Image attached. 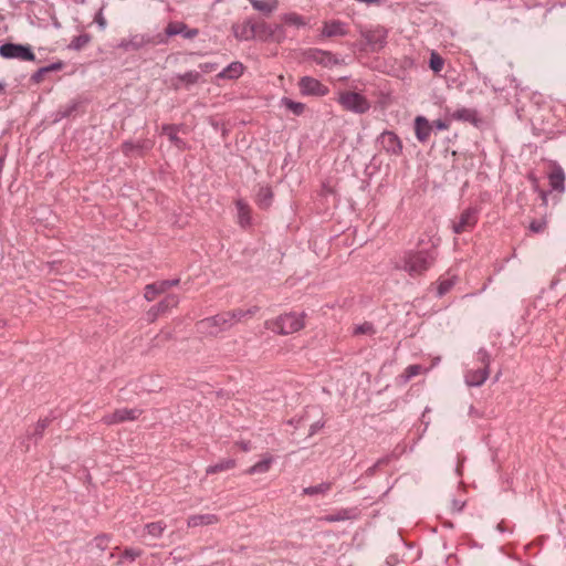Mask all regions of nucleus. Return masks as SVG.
<instances>
[{
	"label": "nucleus",
	"mask_w": 566,
	"mask_h": 566,
	"mask_svg": "<svg viewBox=\"0 0 566 566\" xmlns=\"http://www.w3.org/2000/svg\"><path fill=\"white\" fill-rule=\"evenodd\" d=\"M437 251L432 245L430 249L419 251H407L402 256L401 269L410 276L422 275L434 263Z\"/></svg>",
	"instance_id": "obj_1"
},
{
	"label": "nucleus",
	"mask_w": 566,
	"mask_h": 566,
	"mask_svg": "<svg viewBox=\"0 0 566 566\" xmlns=\"http://www.w3.org/2000/svg\"><path fill=\"white\" fill-rule=\"evenodd\" d=\"M166 44V36L161 33L134 34L129 39H122L117 48L125 52L138 51L149 45Z\"/></svg>",
	"instance_id": "obj_2"
},
{
	"label": "nucleus",
	"mask_w": 566,
	"mask_h": 566,
	"mask_svg": "<svg viewBox=\"0 0 566 566\" xmlns=\"http://www.w3.org/2000/svg\"><path fill=\"white\" fill-rule=\"evenodd\" d=\"M305 314L286 313L279 316L269 324V327L281 335H289L298 332L304 327Z\"/></svg>",
	"instance_id": "obj_3"
},
{
	"label": "nucleus",
	"mask_w": 566,
	"mask_h": 566,
	"mask_svg": "<svg viewBox=\"0 0 566 566\" xmlns=\"http://www.w3.org/2000/svg\"><path fill=\"white\" fill-rule=\"evenodd\" d=\"M337 102L342 105L345 111L364 114L369 111L370 103L368 99L357 92L343 91L339 92Z\"/></svg>",
	"instance_id": "obj_4"
},
{
	"label": "nucleus",
	"mask_w": 566,
	"mask_h": 566,
	"mask_svg": "<svg viewBox=\"0 0 566 566\" xmlns=\"http://www.w3.org/2000/svg\"><path fill=\"white\" fill-rule=\"evenodd\" d=\"M0 56L7 60L34 61L35 55L29 44L3 43L0 45Z\"/></svg>",
	"instance_id": "obj_5"
},
{
	"label": "nucleus",
	"mask_w": 566,
	"mask_h": 566,
	"mask_svg": "<svg viewBox=\"0 0 566 566\" xmlns=\"http://www.w3.org/2000/svg\"><path fill=\"white\" fill-rule=\"evenodd\" d=\"M197 326L201 333H207L209 335H217L220 332H224L231 328L230 323L226 318V313L203 318L198 322Z\"/></svg>",
	"instance_id": "obj_6"
},
{
	"label": "nucleus",
	"mask_w": 566,
	"mask_h": 566,
	"mask_svg": "<svg viewBox=\"0 0 566 566\" xmlns=\"http://www.w3.org/2000/svg\"><path fill=\"white\" fill-rule=\"evenodd\" d=\"M298 90L303 96L323 97L329 93V88L321 81L312 76H303L298 81Z\"/></svg>",
	"instance_id": "obj_7"
},
{
	"label": "nucleus",
	"mask_w": 566,
	"mask_h": 566,
	"mask_svg": "<svg viewBox=\"0 0 566 566\" xmlns=\"http://www.w3.org/2000/svg\"><path fill=\"white\" fill-rule=\"evenodd\" d=\"M478 219L479 209L476 207H469L461 212L459 220L453 222L452 230L454 233L470 231L475 227Z\"/></svg>",
	"instance_id": "obj_8"
},
{
	"label": "nucleus",
	"mask_w": 566,
	"mask_h": 566,
	"mask_svg": "<svg viewBox=\"0 0 566 566\" xmlns=\"http://www.w3.org/2000/svg\"><path fill=\"white\" fill-rule=\"evenodd\" d=\"M377 143L388 154L400 155L402 153V143L394 132H382L377 138Z\"/></svg>",
	"instance_id": "obj_9"
},
{
	"label": "nucleus",
	"mask_w": 566,
	"mask_h": 566,
	"mask_svg": "<svg viewBox=\"0 0 566 566\" xmlns=\"http://www.w3.org/2000/svg\"><path fill=\"white\" fill-rule=\"evenodd\" d=\"M198 29H190L184 22H169L165 29V33H161L166 36V43L168 42V38L175 35H182L185 39H193L198 35Z\"/></svg>",
	"instance_id": "obj_10"
},
{
	"label": "nucleus",
	"mask_w": 566,
	"mask_h": 566,
	"mask_svg": "<svg viewBox=\"0 0 566 566\" xmlns=\"http://www.w3.org/2000/svg\"><path fill=\"white\" fill-rule=\"evenodd\" d=\"M179 297L176 294L167 295L161 302L154 305L147 312V318L149 322H154L160 314L167 312L169 308L177 306Z\"/></svg>",
	"instance_id": "obj_11"
},
{
	"label": "nucleus",
	"mask_w": 566,
	"mask_h": 566,
	"mask_svg": "<svg viewBox=\"0 0 566 566\" xmlns=\"http://www.w3.org/2000/svg\"><path fill=\"white\" fill-rule=\"evenodd\" d=\"M179 284V279L174 280H164L159 282H155L146 285L145 287V298L147 301H153L158 294L165 293L168 289L176 286Z\"/></svg>",
	"instance_id": "obj_12"
},
{
	"label": "nucleus",
	"mask_w": 566,
	"mask_h": 566,
	"mask_svg": "<svg viewBox=\"0 0 566 566\" xmlns=\"http://www.w3.org/2000/svg\"><path fill=\"white\" fill-rule=\"evenodd\" d=\"M140 415L138 409L122 408L115 410L113 413L107 415L103 418L106 424H115L126 420H135Z\"/></svg>",
	"instance_id": "obj_13"
},
{
	"label": "nucleus",
	"mask_w": 566,
	"mask_h": 566,
	"mask_svg": "<svg viewBox=\"0 0 566 566\" xmlns=\"http://www.w3.org/2000/svg\"><path fill=\"white\" fill-rule=\"evenodd\" d=\"M232 31L235 39L239 41L255 39L254 21L252 19L245 20L242 24H234Z\"/></svg>",
	"instance_id": "obj_14"
},
{
	"label": "nucleus",
	"mask_w": 566,
	"mask_h": 566,
	"mask_svg": "<svg viewBox=\"0 0 566 566\" xmlns=\"http://www.w3.org/2000/svg\"><path fill=\"white\" fill-rule=\"evenodd\" d=\"M308 57L316 64L325 67H332L339 63V60L337 59L336 55L328 51H323L318 49L312 50L310 52Z\"/></svg>",
	"instance_id": "obj_15"
},
{
	"label": "nucleus",
	"mask_w": 566,
	"mask_h": 566,
	"mask_svg": "<svg viewBox=\"0 0 566 566\" xmlns=\"http://www.w3.org/2000/svg\"><path fill=\"white\" fill-rule=\"evenodd\" d=\"M565 171L559 165H554L548 174L549 186L557 192L565 191Z\"/></svg>",
	"instance_id": "obj_16"
},
{
	"label": "nucleus",
	"mask_w": 566,
	"mask_h": 566,
	"mask_svg": "<svg viewBox=\"0 0 566 566\" xmlns=\"http://www.w3.org/2000/svg\"><path fill=\"white\" fill-rule=\"evenodd\" d=\"M433 129V125L424 117L417 116L415 119V134L420 143H426Z\"/></svg>",
	"instance_id": "obj_17"
},
{
	"label": "nucleus",
	"mask_w": 566,
	"mask_h": 566,
	"mask_svg": "<svg viewBox=\"0 0 566 566\" xmlns=\"http://www.w3.org/2000/svg\"><path fill=\"white\" fill-rule=\"evenodd\" d=\"M489 377L486 368L470 369L465 373V384L470 387H479L484 384Z\"/></svg>",
	"instance_id": "obj_18"
},
{
	"label": "nucleus",
	"mask_w": 566,
	"mask_h": 566,
	"mask_svg": "<svg viewBox=\"0 0 566 566\" xmlns=\"http://www.w3.org/2000/svg\"><path fill=\"white\" fill-rule=\"evenodd\" d=\"M450 117L454 120L467 122L473 125H478L480 122L478 112L474 108L460 107L450 114Z\"/></svg>",
	"instance_id": "obj_19"
},
{
	"label": "nucleus",
	"mask_w": 566,
	"mask_h": 566,
	"mask_svg": "<svg viewBox=\"0 0 566 566\" xmlns=\"http://www.w3.org/2000/svg\"><path fill=\"white\" fill-rule=\"evenodd\" d=\"M363 35L373 50H379L386 43V31L382 29L367 31Z\"/></svg>",
	"instance_id": "obj_20"
},
{
	"label": "nucleus",
	"mask_w": 566,
	"mask_h": 566,
	"mask_svg": "<svg viewBox=\"0 0 566 566\" xmlns=\"http://www.w3.org/2000/svg\"><path fill=\"white\" fill-rule=\"evenodd\" d=\"M322 34L327 38L344 36L347 34L346 25L338 20L326 22L323 27Z\"/></svg>",
	"instance_id": "obj_21"
},
{
	"label": "nucleus",
	"mask_w": 566,
	"mask_h": 566,
	"mask_svg": "<svg viewBox=\"0 0 566 566\" xmlns=\"http://www.w3.org/2000/svg\"><path fill=\"white\" fill-rule=\"evenodd\" d=\"M244 71V66L241 62H231L227 67H224L218 75V78L221 80H237L239 78Z\"/></svg>",
	"instance_id": "obj_22"
},
{
	"label": "nucleus",
	"mask_w": 566,
	"mask_h": 566,
	"mask_svg": "<svg viewBox=\"0 0 566 566\" xmlns=\"http://www.w3.org/2000/svg\"><path fill=\"white\" fill-rule=\"evenodd\" d=\"M219 521L218 516L214 514H196L189 516L187 521V525L189 527H198L203 525H211Z\"/></svg>",
	"instance_id": "obj_23"
},
{
	"label": "nucleus",
	"mask_w": 566,
	"mask_h": 566,
	"mask_svg": "<svg viewBox=\"0 0 566 566\" xmlns=\"http://www.w3.org/2000/svg\"><path fill=\"white\" fill-rule=\"evenodd\" d=\"M254 10L263 14H271L279 7V0H248Z\"/></svg>",
	"instance_id": "obj_24"
},
{
	"label": "nucleus",
	"mask_w": 566,
	"mask_h": 566,
	"mask_svg": "<svg viewBox=\"0 0 566 566\" xmlns=\"http://www.w3.org/2000/svg\"><path fill=\"white\" fill-rule=\"evenodd\" d=\"M80 106H81V102L78 99H73L70 103H67L66 105L61 106L55 114L54 120L57 122V120H61L62 118L76 115L80 109Z\"/></svg>",
	"instance_id": "obj_25"
},
{
	"label": "nucleus",
	"mask_w": 566,
	"mask_h": 566,
	"mask_svg": "<svg viewBox=\"0 0 566 566\" xmlns=\"http://www.w3.org/2000/svg\"><path fill=\"white\" fill-rule=\"evenodd\" d=\"M258 310L259 308L256 306H253L249 310H234V311L224 312V313H226V318L230 323V327H232L234 324L240 322L242 318L254 315Z\"/></svg>",
	"instance_id": "obj_26"
},
{
	"label": "nucleus",
	"mask_w": 566,
	"mask_h": 566,
	"mask_svg": "<svg viewBox=\"0 0 566 566\" xmlns=\"http://www.w3.org/2000/svg\"><path fill=\"white\" fill-rule=\"evenodd\" d=\"M273 199V192L270 187H260L256 192V203L260 208L266 209L271 206Z\"/></svg>",
	"instance_id": "obj_27"
},
{
	"label": "nucleus",
	"mask_w": 566,
	"mask_h": 566,
	"mask_svg": "<svg viewBox=\"0 0 566 566\" xmlns=\"http://www.w3.org/2000/svg\"><path fill=\"white\" fill-rule=\"evenodd\" d=\"M123 153L126 156L130 155H142L145 149H149L150 145L147 142L144 143H133V142H125L122 146Z\"/></svg>",
	"instance_id": "obj_28"
},
{
	"label": "nucleus",
	"mask_w": 566,
	"mask_h": 566,
	"mask_svg": "<svg viewBox=\"0 0 566 566\" xmlns=\"http://www.w3.org/2000/svg\"><path fill=\"white\" fill-rule=\"evenodd\" d=\"M254 29H255V39H259L260 41H271L272 24H269L266 22H255L254 21Z\"/></svg>",
	"instance_id": "obj_29"
},
{
	"label": "nucleus",
	"mask_w": 566,
	"mask_h": 566,
	"mask_svg": "<svg viewBox=\"0 0 566 566\" xmlns=\"http://www.w3.org/2000/svg\"><path fill=\"white\" fill-rule=\"evenodd\" d=\"M332 489L331 482H323L317 485L307 486L303 489V494L308 496L325 495Z\"/></svg>",
	"instance_id": "obj_30"
},
{
	"label": "nucleus",
	"mask_w": 566,
	"mask_h": 566,
	"mask_svg": "<svg viewBox=\"0 0 566 566\" xmlns=\"http://www.w3.org/2000/svg\"><path fill=\"white\" fill-rule=\"evenodd\" d=\"M354 516V510L350 509H343L336 513L325 515L322 517L323 521L327 523H334V522H340L349 520Z\"/></svg>",
	"instance_id": "obj_31"
},
{
	"label": "nucleus",
	"mask_w": 566,
	"mask_h": 566,
	"mask_svg": "<svg viewBox=\"0 0 566 566\" xmlns=\"http://www.w3.org/2000/svg\"><path fill=\"white\" fill-rule=\"evenodd\" d=\"M235 465V461L232 460V459H226V460H222L213 465H209L207 469H206V473L207 474H214V473H219V472H223V471H228L232 468H234Z\"/></svg>",
	"instance_id": "obj_32"
},
{
	"label": "nucleus",
	"mask_w": 566,
	"mask_h": 566,
	"mask_svg": "<svg viewBox=\"0 0 566 566\" xmlns=\"http://www.w3.org/2000/svg\"><path fill=\"white\" fill-rule=\"evenodd\" d=\"M281 104L286 107V109H289L291 113H293L294 115H302L305 111V104L301 103V102H295L293 99H290L287 97H283L281 99Z\"/></svg>",
	"instance_id": "obj_33"
},
{
	"label": "nucleus",
	"mask_w": 566,
	"mask_h": 566,
	"mask_svg": "<svg viewBox=\"0 0 566 566\" xmlns=\"http://www.w3.org/2000/svg\"><path fill=\"white\" fill-rule=\"evenodd\" d=\"M167 525L163 521L151 522L145 525V531L154 538H159Z\"/></svg>",
	"instance_id": "obj_34"
},
{
	"label": "nucleus",
	"mask_w": 566,
	"mask_h": 566,
	"mask_svg": "<svg viewBox=\"0 0 566 566\" xmlns=\"http://www.w3.org/2000/svg\"><path fill=\"white\" fill-rule=\"evenodd\" d=\"M201 77L200 72L189 71L184 74H178L176 76L177 80L185 83V86L189 88L191 85L196 84Z\"/></svg>",
	"instance_id": "obj_35"
},
{
	"label": "nucleus",
	"mask_w": 566,
	"mask_h": 566,
	"mask_svg": "<svg viewBox=\"0 0 566 566\" xmlns=\"http://www.w3.org/2000/svg\"><path fill=\"white\" fill-rule=\"evenodd\" d=\"M271 463H272L271 457L263 459V460L256 462L255 464H253L252 467H250L247 470V473L248 474L265 473L269 471Z\"/></svg>",
	"instance_id": "obj_36"
},
{
	"label": "nucleus",
	"mask_w": 566,
	"mask_h": 566,
	"mask_svg": "<svg viewBox=\"0 0 566 566\" xmlns=\"http://www.w3.org/2000/svg\"><path fill=\"white\" fill-rule=\"evenodd\" d=\"M90 42L91 35L87 33H83L73 38V40L69 44V49L80 51L83 48H85Z\"/></svg>",
	"instance_id": "obj_37"
},
{
	"label": "nucleus",
	"mask_w": 566,
	"mask_h": 566,
	"mask_svg": "<svg viewBox=\"0 0 566 566\" xmlns=\"http://www.w3.org/2000/svg\"><path fill=\"white\" fill-rule=\"evenodd\" d=\"M50 422H51V419H49V418L40 419L38 421L36 426L34 427L33 432L30 434V438L33 439L34 441H38L39 439H41L44 430L46 429V427L49 426Z\"/></svg>",
	"instance_id": "obj_38"
},
{
	"label": "nucleus",
	"mask_w": 566,
	"mask_h": 566,
	"mask_svg": "<svg viewBox=\"0 0 566 566\" xmlns=\"http://www.w3.org/2000/svg\"><path fill=\"white\" fill-rule=\"evenodd\" d=\"M239 222L242 227L250 224L249 209L242 201L237 202Z\"/></svg>",
	"instance_id": "obj_39"
},
{
	"label": "nucleus",
	"mask_w": 566,
	"mask_h": 566,
	"mask_svg": "<svg viewBox=\"0 0 566 566\" xmlns=\"http://www.w3.org/2000/svg\"><path fill=\"white\" fill-rule=\"evenodd\" d=\"M455 281L457 276L440 280L437 291L438 296H443L444 294H447L453 287Z\"/></svg>",
	"instance_id": "obj_40"
},
{
	"label": "nucleus",
	"mask_w": 566,
	"mask_h": 566,
	"mask_svg": "<svg viewBox=\"0 0 566 566\" xmlns=\"http://www.w3.org/2000/svg\"><path fill=\"white\" fill-rule=\"evenodd\" d=\"M286 38L285 29L281 24H274L271 29V41L277 43L282 42Z\"/></svg>",
	"instance_id": "obj_41"
},
{
	"label": "nucleus",
	"mask_w": 566,
	"mask_h": 566,
	"mask_svg": "<svg viewBox=\"0 0 566 566\" xmlns=\"http://www.w3.org/2000/svg\"><path fill=\"white\" fill-rule=\"evenodd\" d=\"M429 65L434 73H439L443 69L444 61L438 53L432 52L430 55Z\"/></svg>",
	"instance_id": "obj_42"
},
{
	"label": "nucleus",
	"mask_w": 566,
	"mask_h": 566,
	"mask_svg": "<svg viewBox=\"0 0 566 566\" xmlns=\"http://www.w3.org/2000/svg\"><path fill=\"white\" fill-rule=\"evenodd\" d=\"M316 411L315 407L308 408L303 416L291 418L287 423L294 428H298L303 421L307 420L312 412Z\"/></svg>",
	"instance_id": "obj_43"
},
{
	"label": "nucleus",
	"mask_w": 566,
	"mask_h": 566,
	"mask_svg": "<svg viewBox=\"0 0 566 566\" xmlns=\"http://www.w3.org/2000/svg\"><path fill=\"white\" fill-rule=\"evenodd\" d=\"M476 359L482 365L481 368H486L489 370V366L491 363L490 354L485 348H480L476 353Z\"/></svg>",
	"instance_id": "obj_44"
},
{
	"label": "nucleus",
	"mask_w": 566,
	"mask_h": 566,
	"mask_svg": "<svg viewBox=\"0 0 566 566\" xmlns=\"http://www.w3.org/2000/svg\"><path fill=\"white\" fill-rule=\"evenodd\" d=\"M283 21L293 24L296 27H303L305 25V22L303 21L302 17L296 13H286L283 15Z\"/></svg>",
	"instance_id": "obj_45"
},
{
	"label": "nucleus",
	"mask_w": 566,
	"mask_h": 566,
	"mask_svg": "<svg viewBox=\"0 0 566 566\" xmlns=\"http://www.w3.org/2000/svg\"><path fill=\"white\" fill-rule=\"evenodd\" d=\"M164 133L168 136V138L175 143L176 145H179L181 140L177 137V129L175 126H164Z\"/></svg>",
	"instance_id": "obj_46"
},
{
	"label": "nucleus",
	"mask_w": 566,
	"mask_h": 566,
	"mask_svg": "<svg viewBox=\"0 0 566 566\" xmlns=\"http://www.w3.org/2000/svg\"><path fill=\"white\" fill-rule=\"evenodd\" d=\"M374 332V327L370 323H364L360 325H357L354 329L355 335H361V334H371Z\"/></svg>",
	"instance_id": "obj_47"
},
{
	"label": "nucleus",
	"mask_w": 566,
	"mask_h": 566,
	"mask_svg": "<svg viewBox=\"0 0 566 566\" xmlns=\"http://www.w3.org/2000/svg\"><path fill=\"white\" fill-rule=\"evenodd\" d=\"M389 461H390V457H384V458L379 459L373 467L367 469V471H366L367 475H373L375 473V471L377 470V468H379L384 464H387Z\"/></svg>",
	"instance_id": "obj_48"
},
{
	"label": "nucleus",
	"mask_w": 566,
	"mask_h": 566,
	"mask_svg": "<svg viewBox=\"0 0 566 566\" xmlns=\"http://www.w3.org/2000/svg\"><path fill=\"white\" fill-rule=\"evenodd\" d=\"M546 222L543 220H534L530 224L531 231L538 233L545 229Z\"/></svg>",
	"instance_id": "obj_49"
},
{
	"label": "nucleus",
	"mask_w": 566,
	"mask_h": 566,
	"mask_svg": "<svg viewBox=\"0 0 566 566\" xmlns=\"http://www.w3.org/2000/svg\"><path fill=\"white\" fill-rule=\"evenodd\" d=\"M107 542H108V536L105 534L96 536L94 538L95 546L102 551L105 549Z\"/></svg>",
	"instance_id": "obj_50"
},
{
	"label": "nucleus",
	"mask_w": 566,
	"mask_h": 566,
	"mask_svg": "<svg viewBox=\"0 0 566 566\" xmlns=\"http://www.w3.org/2000/svg\"><path fill=\"white\" fill-rule=\"evenodd\" d=\"M420 371V366L418 365H410L406 368V379L409 380L410 378L417 376Z\"/></svg>",
	"instance_id": "obj_51"
},
{
	"label": "nucleus",
	"mask_w": 566,
	"mask_h": 566,
	"mask_svg": "<svg viewBox=\"0 0 566 566\" xmlns=\"http://www.w3.org/2000/svg\"><path fill=\"white\" fill-rule=\"evenodd\" d=\"M44 74H46L44 66L40 67L36 72H34L31 75V81L35 84H39L43 80Z\"/></svg>",
	"instance_id": "obj_52"
},
{
	"label": "nucleus",
	"mask_w": 566,
	"mask_h": 566,
	"mask_svg": "<svg viewBox=\"0 0 566 566\" xmlns=\"http://www.w3.org/2000/svg\"><path fill=\"white\" fill-rule=\"evenodd\" d=\"M324 424H325V422L322 420H317V421L313 422L310 426L308 437L314 436L318 430H321L324 427Z\"/></svg>",
	"instance_id": "obj_53"
},
{
	"label": "nucleus",
	"mask_w": 566,
	"mask_h": 566,
	"mask_svg": "<svg viewBox=\"0 0 566 566\" xmlns=\"http://www.w3.org/2000/svg\"><path fill=\"white\" fill-rule=\"evenodd\" d=\"M217 66H218L217 63H211V62H206V63L199 64V69L202 73L212 72L217 69Z\"/></svg>",
	"instance_id": "obj_54"
},
{
	"label": "nucleus",
	"mask_w": 566,
	"mask_h": 566,
	"mask_svg": "<svg viewBox=\"0 0 566 566\" xmlns=\"http://www.w3.org/2000/svg\"><path fill=\"white\" fill-rule=\"evenodd\" d=\"M140 555V552L134 548H126L124 551V557L130 560H134L136 557Z\"/></svg>",
	"instance_id": "obj_55"
},
{
	"label": "nucleus",
	"mask_w": 566,
	"mask_h": 566,
	"mask_svg": "<svg viewBox=\"0 0 566 566\" xmlns=\"http://www.w3.org/2000/svg\"><path fill=\"white\" fill-rule=\"evenodd\" d=\"M94 21L98 24V27L102 30L106 28V20L103 15L102 9L96 13Z\"/></svg>",
	"instance_id": "obj_56"
},
{
	"label": "nucleus",
	"mask_w": 566,
	"mask_h": 566,
	"mask_svg": "<svg viewBox=\"0 0 566 566\" xmlns=\"http://www.w3.org/2000/svg\"><path fill=\"white\" fill-rule=\"evenodd\" d=\"M64 66V63L62 61L54 62L50 65L44 66L46 73L53 72V71H60Z\"/></svg>",
	"instance_id": "obj_57"
},
{
	"label": "nucleus",
	"mask_w": 566,
	"mask_h": 566,
	"mask_svg": "<svg viewBox=\"0 0 566 566\" xmlns=\"http://www.w3.org/2000/svg\"><path fill=\"white\" fill-rule=\"evenodd\" d=\"M431 125H433V128H436L437 130H446L449 127V125L441 119L434 120L433 123H431Z\"/></svg>",
	"instance_id": "obj_58"
},
{
	"label": "nucleus",
	"mask_w": 566,
	"mask_h": 566,
	"mask_svg": "<svg viewBox=\"0 0 566 566\" xmlns=\"http://www.w3.org/2000/svg\"><path fill=\"white\" fill-rule=\"evenodd\" d=\"M464 505H465V502H463V501H459V500L452 501V510L454 512H458V513L461 512L463 510Z\"/></svg>",
	"instance_id": "obj_59"
},
{
	"label": "nucleus",
	"mask_w": 566,
	"mask_h": 566,
	"mask_svg": "<svg viewBox=\"0 0 566 566\" xmlns=\"http://www.w3.org/2000/svg\"><path fill=\"white\" fill-rule=\"evenodd\" d=\"M242 449H243L244 451H248V450H249V443H248V442H243V443H242Z\"/></svg>",
	"instance_id": "obj_60"
},
{
	"label": "nucleus",
	"mask_w": 566,
	"mask_h": 566,
	"mask_svg": "<svg viewBox=\"0 0 566 566\" xmlns=\"http://www.w3.org/2000/svg\"><path fill=\"white\" fill-rule=\"evenodd\" d=\"M542 199H543L544 203H546V200H547V193L546 192H542Z\"/></svg>",
	"instance_id": "obj_61"
},
{
	"label": "nucleus",
	"mask_w": 566,
	"mask_h": 566,
	"mask_svg": "<svg viewBox=\"0 0 566 566\" xmlns=\"http://www.w3.org/2000/svg\"><path fill=\"white\" fill-rule=\"evenodd\" d=\"M6 87V84L3 81H0V92H2Z\"/></svg>",
	"instance_id": "obj_62"
},
{
	"label": "nucleus",
	"mask_w": 566,
	"mask_h": 566,
	"mask_svg": "<svg viewBox=\"0 0 566 566\" xmlns=\"http://www.w3.org/2000/svg\"><path fill=\"white\" fill-rule=\"evenodd\" d=\"M455 471H457V474H458V475H460V474H461V471H460V464H458V467H457Z\"/></svg>",
	"instance_id": "obj_63"
},
{
	"label": "nucleus",
	"mask_w": 566,
	"mask_h": 566,
	"mask_svg": "<svg viewBox=\"0 0 566 566\" xmlns=\"http://www.w3.org/2000/svg\"><path fill=\"white\" fill-rule=\"evenodd\" d=\"M4 326V323L0 319V328Z\"/></svg>",
	"instance_id": "obj_64"
}]
</instances>
